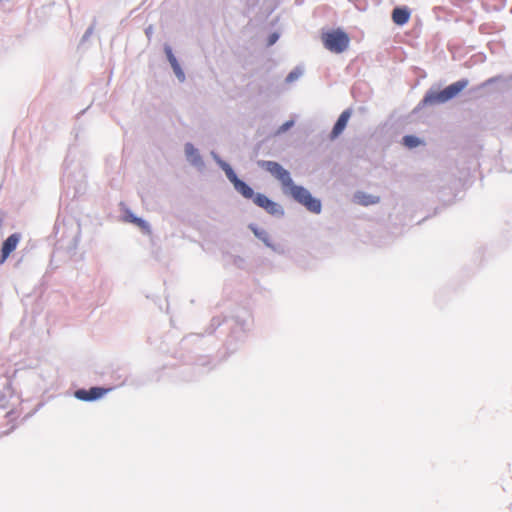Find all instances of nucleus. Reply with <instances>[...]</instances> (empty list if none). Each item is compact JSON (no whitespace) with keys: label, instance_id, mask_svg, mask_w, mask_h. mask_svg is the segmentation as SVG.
<instances>
[{"label":"nucleus","instance_id":"21","mask_svg":"<svg viewBox=\"0 0 512 512\" xmlns=\"http://www.w3.org/2000/svg\"><path fill=\"white\" fill-rule=\"evenodd\" d=\"M174 71H175L176 75H177L179 78H181V79H183V78H184V73L182 72V70H181V68H180V67H179V68L174 69Z\"/></svg>","mask_w":512,"mask_h":512},{"label":"nucleus","instance_id":"3","mask_svg":"<svg viewBox=\"0 0 512 512\" xmlns=\"http://www.w3.org/2000/svg\"><path fill=\"white\" fill-rule=\"evenodd\" d=\"M285 191H289L291 196L300 204L304 205L310 212L320 213L321 202L320 200L313 198L310 192L302 186H297L292 182V185H288Z\"/></svg>","mask_w":512,"mask_h":512},{"label":"nucleus","instance_id":"5","mask_svg":"<svg viewBox=\"0 0 512 512\" xmlns=\"http://www.w3.org/2000/svg\"><path fill=\"white\" fill-rule=\"evenodd\" d=\"M252 199H253V202L257 206L263 208L269 214L275 215V214L281 213L280 206L277 203H275L272 200H270L264 194H260V193L255 194Z\"/></svg>","mask_w":512,"mask_h":512},{"label":"nucleus","instance_id":"12","mask_svg":"<svg viewBox=\"0 0 512 512\" xmlns=\"http://www.w3.org/2000/svg\"><path fill=\"white\" fill-rule=\"evenodd\" d=\"M185 153H186L187 158L193 164H198L201 162V157L198 153V150L191 143H187L185 145Z\"/></svg>","mask_w":512,"mask_h":512},{"label":"nucleus","instance_id":"11","mask_svg":"<svg viewBox=\"0 0 512 512\" xmlns=\"http://www.w3.org/2000/svg\"><path fill=\"white\" fill-rule=\"evenodd\" d=\"M234 188L244 197L247 199H252L254 197V191L253 189L248 186L244 181L238 180L234 184Z\"/></svg>","mask_w":512,"mask_h":512},{"label":"nucleus","instance_id":"9","mask_svg":"<svg viewBox=\"0 0 512 512\" xmlns=\"http://www.w3.org/2000/svg\"><path fill=\"white\" fill-rule=\"evenodd\" d=\"M410 19V11L407 8L397 7L392 12V20L397 25H404Z\"/></svg>","mask_w":512,"mask_h":512},{"label":"nucleus","instance_id":"1","mask_svg":"<svg viewBox=\"0 0 512 512\" xmlns=\"http://www.w3.org/2000/svg\"><path fill=\"white\" fill-rule=\"evenodd\" d=\"M468 85L467 79L459 80L455 83L450 84L439 92L429 91L423 98V105H434L439 103H445L448 100L458 95Z\"/></svg>","mask_w":512,"mask_h":512},{"label":"nucleus","instance_id":"15","mask_svg":"<svg viewBox=\"0 0 512 512\" xmlns=\"http://www.w3.org/2000/svg\"><path fill=\"white\" fill-rule=\"evenodd\" d=\"M225 174L227 178L233 183V185L236 183V181L239 180L232 168H228V171L225 172Z\"/></svg>","mask_w":512,"mask_h":512},{"label":"nucleus","instance_id":"13","mask_svg":"<svg viewBox=\"0 0 512 512\" xmlns=\"http://www.w3.org/2000/svg\"><path fill=\"white\" fill-rule=\"evenodd\" d=\"M403 144L408 148H415L421 144V141L413 135H407L403 137Z\"/></svg>","mask_w":512,"mask_h":512},{"label":"nucleus","instance_id":"4","mask_svg":"<svg viewBox=\"0 0 512 512\" xmlns=\"http://www.w3.org/2000/svg\"><path fill=\"white\" fill-rule=\"evenodd\" d=\"M259 165L280 181L284 190H286L288 185H292V179L289 172L279 163L274 161H261L259 162Z\"/></svg>","mask_w":512,"mask_h":512},{"label":"nucleus","instance_id":"14","mask_svg":"<svg viewBox=\"0 0 512 512\" xmlns=\"http://www.w3.org/2000/svg\"><path fill=\"white\" fill-rule=\"evenodd\" d=\"M166 52H167L168 60L171 64V66L173 67V69L179 68V63H178L177 59L175 58V56L173 55L170 48H167Z\"/></svg>","mask_w":512,"mask_h":512},{"label":"nucleus","instance_id":"6","mask_svg":"<svg viewBox=\"0 0 512 512\" xmlns=\"http://www.w3.org/2000/svg\"><path fill=\"white\" fill-rule=\"evenodd\" d=\"M108 392V389L92 387L89 390L79 389L75 392V397L82 401H93L101 398Z\"/></svg>","mask_w":512,"mask_h":512},{"label":"nucleus","instance_id":"2","mask_svg":"<svg viewBox=\"0 0 512 512\" xmlns=\"http://www.w3.org/2000/svg\"><path fill=\"white\" fill-rule=\"evenodd\" d=\"M324 47L333 53L344 52L350 43V38L342 29H334L321 34Z\"/></svg>","mask_w":512,"mask_h":512},{"label":"nucleus","instance_id":"7","mask_svg":"<svg viewBox=\"0 0 512 512\" xmlns=\"http://www.w3.org/2000/svg\"><path fill=\"white\" fill-rule=\"evenodd\" d=\"M20 241L19 234L10 235L2 244L1 247V256H0V264H3L8 256L16 249L18 243Z\"/></svg>","mask_w":512,"mask_h":512},{"label":"nucleus","instance_id":"10","mask_svg":"<svg viewBox=\"0 0 512 512\" xmlns=\"http://www.w3.org/2000/svg\"><path fill=\"white\" fill-rule=\"evenodd\" d=\"M355 199L358 204L363 206L373 205L379 202V197L375 195L366 194L364 192H358L355 195Z\"/></svg>","mask_w":512,"mask_h":512},{"label":"nucleus","instance_id":"16","mask_svg":"<svg viewBox=\"0 0 512 512\" xmlns=\"http://www.w3.org/2000/svg\"><path fill=\"white\" fill-rule=\"evenodd\" d=\"M135 225H137L142 231H144L146 233L150 232L149 225L147 224V222H145L141 218H139V220H137Z\"/></svg>","mask_w":512,"mask_h":512},{"label":"nucleus","instance_id":"22","mask_svg":"<svg viewBox=\"0 0 512 512\" xmlns=\"http://www.w3.org/2000/svg\"><path fill=\"white\" fill-rule=\"evenodd\" d=\"M293 123L292 122H286L283 126H282V129L283 130H286L288 129Z\"/></svg>","mask_w":512,"mask_h":512},{"label":"nucleus","instance_id":"20","mask_svg":"<svg viewBox=\"0 0 512 512\" xmlns=\"http://www.w3.org/2000/svg\"><path fill=\"white\" fill-rule=\"evenodd\" d=\"M297 77H298V75H297L295 72H291V73H289V75L287 76V81H288V82H292V81H293V80H295Z\"/></svg>","mask_w":512,"mask_h":512},{"label":"nucleus","instance_id":"8","mask_svg":"<svg viewBox=\"0 0 512 512\" xmlns=\"http://www.w3.org/2000/svg\"><path fill=\"white\" fill-rule=\"evenodd\" d=\"M351 114H352V112L350 109H346L340 114L338 120L336 121V123L331 131V135H330L331 139L337 138L344 131V129L346 128L347 123L351 117Z\"/></svg>","mask_w":512,"mask_h":512},{"label":"nucleus","instance_id":"17","mask_svg":"<svg viewBox=\"0 0 512 512\" xmlns=\"http://www.w3.org/2000/svg\"><path fill=\"white\" fill-rule=\"evenodd\" d=\"M218 163L221 166V168L224 170V172H227L228 168H231V166L228 163H226L222 160H218Z\"/></svg>","mask_w":512,"mask_h":512},{"label":"nucleus","instance_id":"19","mask_svg":"<svg viewBox=\"0 0 512 512\" xmlns=\"http://www.w3.org/2000/svg\"><path fill=\"white\" fill-rule=\"evenodd\" d=\"M126 220L131 222V223H133V224H136V222H137V220H139V218L134 216V215H132V214H128L126 216Z\"/></svg>","mask_w":512,"mask_h":512},{"label":"nucleus","instance_id":"18","mask_svg":"<svg viewBox=\"0 0 512 512\" xmlns=\"http://www.w3.org/2000/svg\"><path fill=\"white\" fill-rule=\"evenodd\" d=\"M126 220L131 222V223H133V224H136V222H137V220H139V218L134 216V215H132V214H128L126 216Z\"/></svg>","mask_w":512,"mask_h":512}]
</instances>
